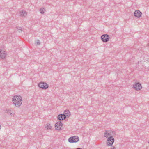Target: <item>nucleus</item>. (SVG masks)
Returning <instances> with one entry per match:
<instances>
[{
    "mask_svg": "<svg viewBox=\"0 0 149 149\" xmlns=\"http://www.w3.org/2000/svg\"><path fill=\"white\" fill-rule=\"evenodd\" d=\"M12 101L13 103L17 107H19L22 102V98L20 95H17L14 96L13 98Z\"/></svg>",
    "mask_w": 149,
    "mask_h": 149,
    "instance_id": "f257e3e1",
    "label": "nucleus"
},
{
    "mask_svg": "<svg viewBox=\"0 0 149 149\" xmlns=\"http://www.w3.org/2000/svg\"><path fill=\"white\" fill-rule=\"evenodd\" d=\"M68 141L70 143H76L79 141V138L77 136H74L68 138Z\"/></svg>",
    "mask_w": 149,
    "mask_h": 149,
    "instance_id": "f03ea898",
    "label": "nucleus"
},
{
    "mask_svg": "<svg viewBox=\"0 0 149 149\" xmlns=\"http://www.w3.org/2000/svg\"><path fill=\"white\" fill-rule=\"evenodd\" d=\"M114 139L113 136H110L107 138L106 142L107 145L109 146H112L114 143Z\"/></svg>",
    "mask_w": 149,
    "mask_h": 149,
    "instance_id": "7ed1b4c3",
    "label": "nucleus"
},
{
    "mask_svg": "<svg viewBox=\"0 0 149 149\" xmlns=\"http://www.w3.org/2000/svg\"><path fill=\"white\" fill-rule=\"evenodd\" d=\"M38 86L40 88L43 89H46L49 87L48 84L45 82H40L38 84Z\"/></svg>",
    "mask_w": 149,
    "mask_h": 149,
    "instance_id": "20e7f679",
    "label": "nucleus"
},
{
    "mask_svg": "<svg viewBox=\"0 0 149 149\" xmlns=\"http://www.w3.org/2000/svg\"><path fill=\"white\" fill-rule=\"evenodd\" d=\"M101 38L103 42H107L109 40V36L107 34H104L101 36Z\"/></svg>",
    "mask_w": 149,
    "mask_h": 149,
    "instance_id": "39448f33",
    "label": "nucleus"
},
{
    "mask_svg": "<svg viewBox=\"0 0 149 149\" xmlns=\"http://www.w3.org/2000/svg\"><path fill=\"white\" fill-rule=\"evenodd\" d=\"M134 88L136 90H140L142 88L141 84L139 82H137L133 85Z\"/></svg>",
    "mask_w": 149,
    "mask_h": 149,
    "instance_id": "423d86ee",
    "label": "nucleus"
},
{
    "mask_svg": "<svg viewBox=\"0 0 149 149\" xmlns=\"http://www.w3.org/2000/svg\"><path fill=\"white\" fill-rule=\"evenodd\" d=\"M112 133L111 134V132H110V133H107V131H106L105 132V133L104 134V136L105 137L107 138H108L109 137H110V136H113L112 135L114 136L115 135V132L114 131L112 132Z\"/></svg>",
    "mask_w": 149,
    "mask_h": 149,
    "instance_id": "0eeeda50",
    "label": "nucleus"
},
{
    "mask_svg": "<svg viewBox=\"0 0 149 149\" xmlns=\"http://www.w3.org/2000/svg\"><path fill=\"white\" fill-rule=\"evenodd\" d=\"M63 124L61 121H59L56 123L55 125V127H57V128H56V129L58 130H61V127L62 126Z\"/></svg>",
    "mask_w": 149,
    "mask_h": 149,
    "instance_id": "6e6552de",
    "label": "nucleus"
},
{
    "mask_svg": "<svg viewBox=\"0 0 149 149\" xmlns=\"http://www.w3.org/2000/svg\"><path fill=\"white\" fill-rule=\"evenodd\" d=\"M142 14V13L139 10H136L135 11L134 15L135 17L137 18H139Z\"/></svg>",
    "mask_w": 149,
    "mask_h": 149,
    "instance_id": "1a4fd4ad",
    "label": "nucleus"
},
{
    "mask_svg": "<svg viewBox=\"0 0 149 149\" xmlns=\"http://www.w3.org/2000/svg\"><path fill=\"white\" fill-rule=\"evenodd\" d=\"M6 54L4 51L2 50L0 51V57L1 59L4 58L6 56Z\"/></svg>",
    "mask_w": 149,
    "mask_h": 149,
    "instance_id": "9d476101",
    "label": "nucleus"
},
{
    "mask_svg": "<svg viewBox=\"0 0 149 149\" xmlns=\"http://www.w3.org/2000/svg\"><path fill=\"white\" fill-rule=\"evenodd\" d=\"M58 119L59 120H61L65 119L66 116L63 114H60L58 115Z\"/></svg>",
    "mask_w": 149,
    "mask_h": 149,
    "instance_id": "9b49d317",
    "label": "nucleus"
},
{
    "mask_svg": "<svg viewBox=\"0 0 149 149\" xmlns=\"http://www.w3.org/2000/svg\"><path fill=\"white\" fill-rule=\"evenodd\" d=\"M20 15L21 16H24L25 17L27 15V13L25 11L22 10V11H21L20 13Z\"/></svg>",
    "mask_w": 149,
    "mask_h": 149,
    "instance_id": "f8f14e48",
    "label": "nucleus"
},
{
    "mask_svg": "<svg viewBox=\"0 0 149 149\" xmlns=\"http://www.w3.org/2000/svg\"><path fill=\"white\" fill-rule=\"evenodd\" d=\"M64 115H65L66 117L67 116L68 117L70 115V112L69 110H65L64 111Z\"/></svg>",
    "mask_w": 149,
    "mask_h": 149,
    "instance_id": "ddd939ff",
    "label": "nucleus"
},
{
    "mask_svg": "<svg viewBox=\"0 0 149 149\" xmlns=\"http://www.w3.org/2000/svg\"><path fill=\"white\" fill-rule=\"evenodd\" d=\"M6 112L8 114L12 116V115L13 114L12 112V111L11 110H10L9 109H7L6 110Z\"/></svg>",
    "mask_w": 149,
    "mask_h": 149,
    "instance_id": "4468645a",
    "label": "nucleus"
},
{
    "mask_svg": "<svg viewBox=\"0 0 149 149\" xmlns=\"http://www.w3.org/2000/svg\"><path fill=\"white\" fill-rule=\"evenodd\" d=\"M40 13L42 14H43L44 13L45 11V9L44 8L40 9Z\"/></svg>",
    "mask_w": 149,
    "mask_h": 149,
    "instance_id": "2eb2a0df",
    "label": "nucleus"
},
{
    "mask_svg": "<svg viewBox=\"0 0 149 149\" xmlns=\"http://www.w3.org/2000/svg\"><path fill=\"white\" fill-rule=\"evenodd\" d=\"M17 29L19 30L20 31H22V28L21 27H16Z\"/></svg>",
    "mask_w": 149,
    "mask_h": 149,
    "instance_id": "dca6fc26",
    "label": "nucleus"
},
{
    "mask_svg": "<svg viewBox=\"0 0 149 149\" xmlns=\"http://www.w3.org/2000/svg\"><path fill=\"white\" fill-rule=\"evenodd\" d=\"M111 149H116V148L115 147H114V146H111Z\"/></svg>",
    "mask_w": 149,
    "mask_h": 149,
    "instance_id": "f3484780",
    "label": "nucleus"
},
{
    "mask_svg": "<svg viewBox=\"0 0 149 149\" xmlns=\"http://www.w3.org/2000/svg\"><path fill=\"white\" fill-rule=\"evenodd\" d=\"M51 126H49V125H47V129H51Z\"/></svg>",
    "mask_w": 149,
    "mask_h": 149,
    "instance_id": "a211bd4d",
    "label": "nucleus"
},
{
    "mask_svg": "<svg viewBox=\"0 0 149 149\" xmlns=\"http://www.w3.org/2000/svg\"><path fill=\"white\" fill-rule=\"evenodd\" d=\"M37 43L38 45H39L40 44L39 40H38L37 41Z\"/></svg>",
    "mask_w": 149,
    "mask_h": 149,
    "instance_id": "6ab92c4d",
    "label": "nucleus"
},
{
    "mask_svg": "<svg viewBox=\"0 0 149 149\" xmlns=\"http://www.w3.org/2000/svg\"><path fill=\"white\" fill-rule=\"evenodd\" d=\"M76 149H82L81 148H76Z\"/></svg>",
    "mask_w": 149,
    "mask_h": 149,
    "instance_id": "aec40b11",
    "label": "nucleus"
},
{
    "mask_svg": "<svg viewBox=\"0 0 149 149\" xmlns=\"http://www.w3.org/2000/svg\"><path fill=\"white\" fill-rule=\"evenodd\" d=\"M148 143L149 144V140L148 141Z\"/></svg>",
    "mask_w": 149,
    "mask_h": 149,
    "instance_id": "412c9836",
    "label": "nucleus"
}]
</instances>
